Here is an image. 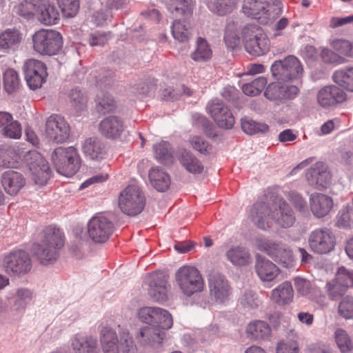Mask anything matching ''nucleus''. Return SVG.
I'll use <instances>...</instances> for the list:
<instances>
[{
	"instance_id": "48",
	"label": "nucleus",
	"mask_w": 353,
	"mask_h": 353,
	"mask_svg": "<svg viewBox=\"0 0 353 353\" xmlns=\"http://www.w3.org/2000/svg\"><path fill=\"white\" fill-rule=\"evenodd\" d=\"M17 163V154L15 150L8 145L0 147V166L13 168Z\"/></svg>"
},
{
	"instance_id": "34",
	"label": "nucleus",
	"mask_w": 353,
	"mask_h": 353,
	"mask_svg": "<svg viewBox=\"0 0 353 353\" xmlns=\"http://www.w3.org/2000/svg\"><path fill=\"white\" fill-rule=\"evenodd\" d=\"M294 290L289 281H284L272 290L270 299L280 306H284L292 302Z\"/></svg>"
},
{
	"instance_id": "12",
	"label": "nucleus",
	"mask_w": 353,
	"mask_h": 353,
	"mask_svg": "<svg viewBox=\"0 0 353 353\" xmlns=\"http://www.w3.org/2000/svg\"><path fill=\"white\" fill-rule=\"evenodd\" d=\"M308 244L314 253L326 254L334 249L336 238L330 229L327 228H317L309 234Z\"/></svg>"
},
{
	"instance_id": "37",
	"label": "nucleus",
	"mask_w": 353,
	"mask_h": 353,
	"mask_svg": "<svg viewBox=\"0 0 353 353\" xmlns=\"http://www.w3.org/2000/svg\"><path fill=\"white\" fill-rule=\"evenodd\" d=\"M226 259L234 266L243 267L251 263L252 256L243 246H232L225 252Z\"/></svg>"
},
{
	"instance_id": "1",
	"label": "nucleus",
	"mask_w": 353,
	"mask_h": 353,
	"mask_svg": "<svg viewBox=\"0 0 353 353\" xmlns=\"http://www.w3.org/2000/svg\"><path fill=\"white\" fill-rule=\"evenodd\" d=\"M40 243L34 244L32 250L41 263L46 265L54 262L59 257V250L64 245V235L52 226L47 227L43 232Z\"/></svg>"
},
{
	"instance_id": "56",
	"label": "nucleus",
	"mask_w": 353,
	"mask_h": 353,
	"mask_svg": "<svg viewBox=\"0 0 353 353\" xmlns=\"http://www.w3.org/2000/svg\"><path fill=\"white\" fill-rule=\"evenodd\" d=\"M224 41L228 48L234 50L240 43V38L237 30L234 23L226 26Z\"/></svg>"
},
{
	"instance_id": "42",
	"label": "nucleus",
	"mask_w": 353,
	"mask_h": 353,
	"mask_svg": "<svg viewBox=\"0 0 353 353\" xmlns=\"http://www.w3.org/2000/svg\"><path fill=\"white\" fill-rule=\"evenodd\" d=\"M191 59L199 63H205L212 57V50L208 42L202 37H199L196 41V48L191 53Z\"/></svg>"
},
{
	"instance_id": "5",
	"label": "nucleus",
	"mask_w": 353,
	"mask_h": 353,
	"mask_svg": "<svg viewBox=\"0 0 353 353\" xmlns=\"http://www.w3.org/2000/svg\"><path fill=\"white\" fill-rule=\"evenodd\" d=\"M175 280L181 292L188 297L204 289V281L200 271L192 265L181 267L176 272Z\"/></svg>"
},
{
	"instance_id": "20",
	"label": "nucleus",
	"mask_w": 353,
	"mask_h": 353,
	"mask_svg": "<svg viewBox=\"0 0 353 353\" xmlns=\"http://www.w3.org/2000/svg\"><path fill=\"white\" fill-rule=\"evenodd\" d=\"M165 337L164 331L152 326L141 327L136 334V339L141 345L157 350L161 347Z\"/></svg>"
},
{
	"instance_id": "32",
	"label": "nucleus",
	"mask_w": 353,
	"mask_h": 353,
	"mask_svg": "<svg viewBox=\"0 0 353 353\" xmlns=\"http://www.w3.org/2000/svg\"><path fill=\"white\" fill-rule=\"evenodd\" d=\"M84 155L90 160L101 161L106 154L104 143L97 137H90L82 143Z\"/></svg>"
},
{
	"instance_id": "40",
	"label": "nucleus",
	"mask_w": 353,
	"mask_h": 353,
	"mask_svg": "<svg viewBox=\"0 0 353 353\" xmlns=\"http://www.w3.org/2000/svg\"><path fill=\"white\" fill-rule=\"evenodd\" d=\"M178 159L181 165L190 173L201 174L203 170L201 162L191 152L185 150L180 152Z\"/></svg>"
},
{
	"instance_id": "45",
	"label": "nucleus",
	"mask_w": 353,
	"mask_h": 353,
	"mask_svg": "<svg viewBox=\"0 0 353 353\" xmlns=\"http://www.w3.org/2000/svg\"><path fill=\"white\" fill-rule=\"evenodd\" d=\"M168 9L172 14L188 18L192 15V8L190 0H171Z\"/></svg>"
},
{
	"instance_id": "36",
	"label": "nucleus",
	"mask_w": 353,
	"mask_h": 353,
	"mask_svg": "<svg viewBox=\"0 0 353 353\" xmlns=\"http://www.w3.org/2000/svg\"><path fill=\"white\" fill-rule=\"evenodd\" d=\"M99 337L104 353H119V339L114 330L103 327L100 330Z\"/></svg>"
},
{
	"instance_id": "15",
	"label": "nucleus",
	"mask_w": 353,
	"mask_h": 353,
	"mask_svg": "<svg viewBox=\"0 0 353 353\" xmlns=\"http://www.w3.org/2000/svg\"><path fill=\"white\" fill-rule=\"evenodd\" d=\"M70 126L66 121L60 115L52 114L46 123L47 137L57 143L65 142L70 136Z\"/></svg>"
},
{
	"instance_id": "60",
	"label": "nucleus",
	"mask_w": 353,
	"mask_h": 353,
	"mask_svg": "<svg viewBox=\"0 0 353 353\" xmlns=\"http://www.w3.org/2000/svg\"><path fill=\"white\" fill-rule=\"evenodd\" d=\"M161 310L164 312H161V314L157 316L153 327H158L161 330H168L171 328L173 325L172 315L166 310L161 308Z\"/></svg>"
},
{
	"instance_id": "46",
	"label": "nucleus",
	"mask_w": 353,
	"mask_h": 353,
	"mask_svg": "<svg viewBox=\"0 0 353 353\" xmlns=\"http://www.w3.org/2000/svg\"><path fill=\"white\" fill-rule=\"evenodd\" d=\"M332 78L336 83L349 91L353 92V67L336 71Z\"/></svg>"
},
{
	"instance_id": "21",
	"label": "nucleus",
	"mask_w": 353,
	"mask_h": 353,
	"mask_svg": "<svg viewBox=\"0 0 353 353\" xmlns=\"http://www.w3.org/2000/svg\"><path fill=\"white\" fill-rule=\"evenodd\" d=\"M208 111L221 128L230 129L234 124V117L230 110L222 102L218 100L212 101L207 107Z\"/></svg>"
},
{
	"instance_id": "47",
	"label": "nucleus",
	"mask_w": 353,
	"mask_h": 353,
	"mask_svg": "<svg viewBox=\"0 0 353 353\" xmlns=\"http://www.w3.org/2000/svg\"><path fill=\"white\" fill-rule=\"evenodd\" d=\"M334 339L341 353H350L353 350V341L345 330L341 328L336 329Z\"/></svg>"
},
{
	"instance_id": "9",
	"label": "nucleus",
	"mask_w": 353,
	"mask_h": 353,
	"mask_svg": "<svg viewBox=\"0 0 353 353\" xmlns=\"http://www.w3.org/2000/svg\"><path fill=\"white\" fill-rule=\"evenodd\" d=\"M24 161L32 175V180L39 185H45L50 177V167L41 154L30 150L24 155Z\"/></svg>"
},
{
	"instance_id": "8",
	"label": "nucleus",
	"mask_w": 353,
	"mask_h": 353,
	"mask_svg": "<svg viewBox=\"0 0 353 353\" xmlns=\"http://www.w3.org/2000/svg\"><path fill=\"white\" fill-rule=\"evenodd\" d=\"M271 72L277 80L288 81L300 78L303 68L296 57L289 55L283 60L275 61L271 66Z\"/></svg>"
},
{
	"instance_id": "25",
	"label": "nucleus",
	"mask_w": 353,
	"mask_h": 353,
	"mask_svg": "<svg viewBox=\"0 0 353 353\" xmlns=\"http://www.w3.org/2000/svg\"><path fill=\"white\" fill-rule=\"evenodd\" d=\"M272 208L264 201H257L250 210V219L259 228L267 230L270 228Z\"/></svg>"
},
{
	"instance_id": "7",
	"label": "nucleus",
	"mask_w": 353,
	"mask_h": 353,
	"mask_svg": "<svg viewBox=\"0 0 353 353\" xmlns=\"http://www.w3.org/2000/svg\"><path fill=\"white\" fill-rule=\"evenodd\" d=\"M145 199L140 188L137 185H128L119 195V205L121 210L129 216L141 213L145 206Z\"/></svg>"
},
{
	"instance_id": "10",
	"label": "nucleus",
	"mask_w": 353,
	"mask_h": 353,
	"mask_svg": "<svg viewBox=\"0 0 353 353\" xmlns=\"http://www.w3.org/2000/svg\"><path fill=\"white\" fill-rule=\"evenodd\" d=\"M24 161L32 175V180L39 185H45L50 177V167L41 154L30 150L24 155Z\"/></svg>"
},
{
	"instance_id": "26",
	"label": "nucleus",
	"mask_w": 353,
	"mask_h": 353,
	"mask_svg": "<svg viewBox=\"0 0 353 353\" xmlns=\"http://www.w3.org/2000/svg\"><path fill=\"white\" fill-rule=\"evenodd\" d=\"M270 3L268 0H244L242 10L248 17L266 23L271 15L268 8Z\"/></svg>"
},
{
	"instance_id": "24",
	"label": "nucleus",
	"mask_w": 353,
	"mask_h": 353,
	"mask_svg": "<svg viewBox=\"0 0 353 353\" xmlns=\"http://www.w3.org/2000/svg\"><path fill=\"white\" fill-rule=\"evenodd\" d=\"M299 92V89L296 85H285L274 82L270 83L265 88L264 96L271 101L283 102L294 99Z\"/></svg>"
},
{
	"instance_id": "27",
	"label": "nucleus",
	"mask_w": 353,
	"mask_h": 353,
	"mask_svg": "<svg viewBox=\"0 0 353 353\" xmlns=\"http://www.w3.org/2000/svg\"><path fill=\"white\" fill-rule=\"evenodd\" d=\"M74 353H99L97 338L91 334L78 333L70 340Z\"/></svg>"
},
{
	"instance_id": "16",
	"label": "nucleus",
	"mask_w": 353,
	"mask_h": 353,
	"mask_svg": "<svg viewBox=\"0 0 353 353\" xmlns=\"http://www.w3.org/2000/svg\"><path fill=\"white\" fill-rule=\"evenodd\" d=\"M46 65L41 61L28 59L23 65L25 78L30 88L36 90L45 82L48 75Z\"/></svg>"
},
{
	"instance_id": "64",
	"label": "nucleus",
	"mask_w": 353,
	"mask_h": 353,
	"mask_svg": "<svg viewBox=\"0 0 353 353\" xmlns=\"http://www.w3.org/2000/svg\"><path fill=\"white\" fill-rule=\"evenodd\" d=\"M292 204L300 213L305 215L308 213L307 202L298 193L291 192L289 198Z\"/></svg>"
},
{
	"instance_id": "22",
	"label": "nucleus",
	"mask_w": 353,
	"mask_h": 353,
	"mask_svg": "<svg viewBox=\"0 0 353 353\" xmlns=\"http://www.w3.org/2000/svg\"><path fill=\"white\" fill-rule=\"evenodd\" d=\"M168 276L163 273L150 274L148 294L156 302H163L168 299Z\"/></svg>"
},
{
	"instance_id": "55",
	"label": "nucleus",
	"mask_w": 353,
	"mask_h": 353,
	"mask_svg": "<svg viewBox=\"0 0 353 353\" xmlns=\"http://www.w3.org/2000/svg\"><path fill=\"white\" fill-rule=\"evenodd\" d=\"M156 159L162 163H166L170 160L172 155L170 144L166 141H162L153 146Z\"/></svg>"
},
{
	"instance_id": "61",
	"label": "nucleus",
	"mask_w": 353,
	"mask_h": 353,
	"mask_svg": "<svg viewBox=\"0 0 353 353\" xmlns=\"http://www.w3.org/2000/svg\"><path fill=\"white\" fill-rule=\"evenodd\" d=\"M339 314L346 319H353V297L345 296L339 305Z\"/></svg>"
},
{
	"instance_id": "44",
	"label": "nucleus",
	"mask_w": 353,
	"mask_h": 353,
	"mask_svg": "<svg viewBox=\"0 0 353 353\" xmlns=\"http://www.w3.org/2000/svg\"><path fill=\"white\" fill-rule=\"evenodd\" d=\"M119 328V347L122 353H136L137 347L132 336L128 329L118 325Z\"/></svg>"
},
{
	"instance_id": "19",
	"label": "nucleus",
	"mask_w": 353,
	"mask_h": 353,
	"mask_svg": "<svg viewBox=\"0 0 353 353\" xmlns=\"http://www.w3.org/2000/svg\"><path fill=\"white\" fill-rule=\"evenodd\" d=\"M331 174L327 166L321 162H318L310 167L306 173L308 184L315 189L321 190L327 188L331 183Z\"/></svg>"
},
{
	"instance_id": "4",
	"label": "nucleus",
	"mask_w": 353,
	"mask_h": 353,
	"mask_svg": "<svg viewBox=\"0 0 353 353\" xmlns=\"http://www.w3.org/2000/svg\"><path fill=\"white\" fill-rule=\"evenodd\" d=\"M255 246L283 267L289 268L294 265V256L286 245L258 236L255 239Z\"/></svg>"
},
{
	"instance_id": "59",
	"label": "nucleus",
	"mask_w": 353,
	"mask_h": 353,
	"mask_svg": "<svg viewBox=\"0 0 353 353\" xmlns=\"http://www.w3.org/2000/svg\"><path fill=\"white\" fill-rule=\"evenodd\" d=\"M334 279L347 290L348 288L353 286V271L341 267L339 268Z\"/></svg>"
},
{
	"instance_id": "63",
	"label": "nucleus",
	"mask_w": 353,
	"mask_h": 353,
	"mask_svg": "<svg viewBox=\"0 0 353 353\" xmlns=\"http://www.w3.org/2000/svg\"><path fill=\"white\" fill-rule=\"evenodd\" d=\"M32 296L33 294L30 290L26 288L19 289L16 293L14 302L17 310L24 308L27 302L32 299Z\"/></svg>"
},
{
	"instance_id": "49",
	"label": "nucleus",
	"mask_w": 353,
	"mask_h": 353,
	"mask_svg": "<svg viewBox=\"0 0 353 353\" xmlns=\"http://www.w3.org/2000/svg\"><path fill=\"white\" fill-rule=\"evenodd\" d=\"M163 312L159 307H143L138 310L137 317L143 323L154 326L159 314Z\"/></svg>"
},
{
	"instance_id": "41",
	"label": "nucleus",
	"mask_w": 353,
	"mask_h": 353,
	"mask_svg": "<svg viewBox=\"0 0 353 353\" xmlns=\"http://www.w3.org/2000/svg\"><path fill=\"white\" fill-rule=\"evenodd\" d=\"M172 34L175 40L180 43H187L192 37L190 24L181 20H175L171 27Z\"/></svg>"
},
{
	"instance_id": "33",
	"label": "nucleus",
	"mask_w": 353,
	"mask_h": 353,
	"mask_svg": "<svg viewBox=\"0 0 353 353\" xmlns=\"http://www.w3.org/2000/svg\"><path fill=\"white\" fill-rule=\"evenodd\" d=\"M255 270L260 279L263 281H271L279 273V270L275 264L261 256L256 258Z\"/></svg>"
},
{
	"instance_id": "3",
	"label": "nucleus",
	"mask_w": 353,
	"mask_h": 353,
	"mask_svg": "<svg viewBox=\"0 0 353 353\" xmlns=\"http://www.w3.org/2000/svg\"><path fill=\"white\" fill-rule=\"evenodd\" d=\"M241 35L245 50L250 54L259 57L269 50V39L259 25H245L241 30Z\"/></svg>"
},
{
	"instance_id": "54",
	"label": "nucleus",
	"mask_w": 353,
	"mask_h": 353,
	"mask_svg": "<svg viewBox=\"0 0 353 353\" xmlns=\"http://www.w3.org/2000/svg\"><path fill=\"white\" fill-rule=\"evenodd\" d=\"M63 16L65 18H72L79 10V0H57Z\"/></svg>"
},
{
	"instance_id": "53",
	"label": "nucleus",
	"mask_w": 353,
	"mask_h": 353,
	"mask_svg": "<svg viewBox=\"0 0 353 353\" xmlns=\"http://www.w3.org/2000/svg\"><path fill=\"white\" fill-rule=\"evenodd\" d=\"M239 301L242 307L248 310L256 309L261 304L256 292L252 290H246Z\"/></svg>"
},
{
	"instance_id": "14",
	"label": "nucleus",
	"mask_w": 353,
	"mask_h": 353,
	"mask_svg": "<svg viewBox=\"0 0 353 353\" xmlns=\"http://www.w3.org/2000/svg\"><path fill=\"white\" fill-rule=\"evenodd\" d=\"M208 285L210 297L219 303H225L229 301L232 288L226 277L219 273L214 272L209 276Z\"/></svg>"
},
{
	"instance_id": "52",
	"label": "nucleus",
	"mask_w": 353,
	"mask_h": 353,
	"mask_svg": "<svg viewBox=\"0 0 353 353\" xmlns=\"http://www.w3.org/2000/svg\"><path fill=\"white\" fill-rule=\"evenodd\" d=\"M241 128L248 134L259 132L265 133L269 130V126L265 123H257L248 118L241 119Z\"/></svg>"
},
{
	"instance_id": "31",
	"label": "nucleus",
	"mask_w": 353,
	"mask_h": 353,
	"mask_svg": "<svg viewBox=\"0 0 353 353\" xmlns=\"http://www.w3.org/2000/svg\"><path fill=\"white\" fill-rule=\"evenodd\" d=\"M0 134L10 139H19L21 136V124L7 112H0Z\"/></svg>"
},
{
	"instance_id": "18",
	"label": "nucleus",
	"mask_w": 353,
	"mask_h": 353,
	"mask_svg": "<svg viewBox=\"0 0 353 353\" xmlns=\"http://www.w3.org/2000/svg\"><path fill=\"white\" fill-rule=\"evenodd\" d=\"M317 102L324 109H330L344 102L347 99L345 92L336 85L324 86L317 93Z\"/></svg>"
},
{
	"instance_id": "58",
	"label": "nucleus",
	"mask_w": 353,
	"mask_h": 353,
	"mask_svg": "<svg viewBox=\"0 0 353 353\" xmlns=\"http://www.w3.org/2000/svg\"><path fill=\"white\" fill-rule=\"evenodd\" d=\"M326 292L329 298L332 300H336L342 296L347 291V289L334 279L326 284Z\"/></svg>"
},
{
	"instance_id": "50",
	"label": "nucleus",
	"mask_w": 353,
	"mask_h": 353,
	"mask_svg": "<svg viewBox=\"0 0 353 353\" xmlns=\"http://www.w3.org/2000/svg\"><path fill=\"white\" fill-rule=\"evenodd\" d=\"M3 85L6 91L9 93L16 92L20 86L17 72L13 69H8L3 73Z\"/></svg>"
},
{
	"instance_id": "17",
	"label": "nucleus",
	"mask_w": 353,
	"mask_h": 353,
	"mask_svg": "<svg viewBox=\"0 0 353 353\" xmlns=\"http://www.w3.org/2000/svg\"><path fill=\"white\" fill-rule=\"evenodd\" d=\"M31 266L29 254L21 250L10 252L5 259V268L8 274H24L30 270Z\"/></svg>"
},
{
	"instance_id": "2",
	"label": "nucleus",
	"mask_w": 353,
	"mask_h": 353,
	"mask_svg": "<svg viewBox=\"0 0 353 353\" xmlns=\"http://www.w3.org/2000/svg\"><path fill=\"white\" fill-rule=\"evenodd\" d=\"M51 161L57 172L70 177L73 176L81 165L80 157L74 147H58L51 154Z\"/></svg>"
},
{
	"instance_id": "39",
	"label": "nucleus",
	"mask_w": 353,
	"mask_h": 353,
	"mask_svg": "<svg viewBox=\"0 0 353 353\" xmlns=\"http://www.w3.org/2000/svg\"><path fill=\"white\" fill-rule=\"evenodd\" d=\"M149 179L151 185L158 192H165L171 184L170 175L159 167L152 168L149 171Z\"/></svg>"
},
{
	"instance_id": "13",
	"label": "nucleus",
	"mask_w": 353,
	"mask_h": 353,
	"mask_svg": "<svg viewBox=\"0 0 353 353\" xmlns=\"http://www.w3.org/2000/svg\"><path fill=\"white\" fill-rule=\"evenodd\" d=\"M114 230L112 221L103 215L92 217L88 223V232L90 238L95 243L106 242Z\"/></svg>"
},
{
	"instance_id": "57",
	"label": "nucleus",
	"mask_w": 353,
	"mask_h": 353,
	"mask_svg": "<svg viewBox=\"0 0 353 353\" xmlns=\"http://www.w3.org/2000/svg\"><path fill=\"white\" fill-rule=\"evenodd\" d=\"M97 108L99 112L105 114L114 109V101L110 94L103 93L101 96H98Z\"/></svg>"
},
{
	"instance_id": "6",
	"label": "nucleus",
	"mask_w": 353,
	"mask_h": 353,
	"mask_svg": "<svg viewBox=\"0 0 353 353\" xmlns=\"http://www.w3.org/2000/svg\"><path fill=\"white\" fill-rule=\"evenodd\" d=\"M33 49L42 55L56 54L63 46L60 32L54 30L41 29L32 35Z\"/></svg>"
},
{
	"instance_id": "29",
	"label": "nucleus",
	"mask_w": 353,
	"mask_h": 353,
	"mask_svg": "<svg viewBox=\"0 0 353 353\" xmlns=\"http://www.w3.org/2000/svg\"><path fill=\"white\" fill-rule=\"evenodd\" d=\"M1 181L5 191L11 196L17 195L26 185V179L23 175L11 170L1 174Z\"/></svg>"
},
{
	"instance_id": "11",
	"label": "nucleus",
	"mask_w": 353,
	"mask_h": 353,
	"mask_svg": "<svg viewBox=\"0 0 353 353\" xmlns=\"http://www.w3.org/2000/svg\"><path fill=\"white\" fill-rule=\"evenodd\" d=\"M24 161L32 175V180L39 185H45L50 177V167L41 154L30 150L24 155Z\"/></svg>"
},
{
	"instance_id": "35",
	"label": "nucleus",
	"mask_w": 353,
	"mask_h": 353,
	"mask_svg": "<svg viewBox=\"0 0 353 353\" xmlns=\"http://www.w3.org/2000/svg\"><path fill=\"white\" fill-rule=\"evenodd\" d=\"M22 34L15 28H8L0 34V52L8 53L15 50L20 44Z\"/></svg>"
},
{
	"instance_id": "23",
	"label": "nucleus",
	"mask_w": 353,
	"mask_h": 353,
	"mask_svg": "<svg viewBox=\"0 0 353 353\" xmlns=\"http://www.w3.org/2000/svg\"><path fill=\"white\" fill-rule=\"evenodd\" d=\"M274 210L272 221H274L282 228H288L295 222V216L290 205L282 198H278L273 203Z\"/></svg>"
},
{
	"instance_id": "43",
	"label": "nucleus",
	"mask_w": 353,
	"mask_h": 353,
	"mask_svg": "<svg viewBox=\"0 0 353 353\" xmlns=\"http://www.w3.org/2000/svg\"><path fill=\"white\" fill-rule=\"evenodd\" d=\"M39 20L46 25L55 24L59 19V13L54 6L46 2L42 3L39 11Z\"/></svg>"
},
{
	"instance_id": "30",
	"label": "nucleus",
	"mask_w": 353,
	"mask_h": 353,
	"mask_svg": "<svg viewBox=\"0 0 353 353\" xmlns=\"http://www.w3.org/2000/svg\"><path fill=\"white\" fill-rule=\"evenodd\" d=\"M310 210L316 217L322 218L330 212L333 206L332 199L321 193H313L310 196Z\"/></svg>"
},
{
	"instance_id": "62",
	"label": "nucleus",
	"mask_w": 353,
	"mask_h": 353,
	"mask_svg": "<svg viewBox=\"0 0 353 353\" xmlns=\"http://www.w3.org/2000/svg\"><path fill=\"white\" fill-rule=\"evenodd\" d=\"M69 98L72 105L77 110H81L87 101L86 97L77 88L70 90Z\"/></svg>"
},
{
	"instance_id": "51",
	"label": "nucleus",
	"mask_w": 353,
	"mask_h": 353,
	"mask_svg": "<svg viewBox=\"0 0 353 353\" xmlns=\"http://www.w3.org/2000/svg\"><path fill=\"white\" fill-rule=\"evenodd\" d=\"M266 84L267 80L265 77H258L250 83L243 84L242 90L248 96H256L261 92Z\"/></svg>"
},
{
	"instance_id": "38",
	"label": "nucleus",
	"mask_w": 353,
	"mask_h": 353,
	"mask_svg": "<svg viewBox=\"0 0 353 353\" xmlns=\"http://www.w3.org/2000/svg\"><path fill=\"white\" fill-rule=\"evenodd\" d=\"M272 330L268 323L257 320L250 323L246 327L248 336L255 341L268 339L271 335Z\"/></svg>"
},
{
	"instance_id": "28",
	"label": "nucleus",
	"mask_w": 353,
	"mask_h": 353,
	"mask_svg": "<svg viewBox=\"0 0 353 353\" xmlns=\"http://www.w3.org/2000/svg\"><path fill=\"white\" fill-rule=\"evenodd\" d=\"M125 130L123 121L117 116H109L99 123V130L102 136L109 139H117Z\"/></svg>"
}]
</instances>
